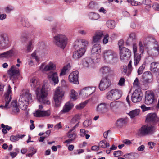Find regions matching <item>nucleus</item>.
I'll list each match as a JSON object with an SVG mask.
<instances>
[{
  "label": "nucleus",
  "instance_id": "f257e3e1",
  "mask_svg": "<svg viewBox=\"0 0 159 159\" xmlns=\"http://www.w3.org/2000/svg\"><path fill=\"white\" fill-rule=\"evenodd\" d=\"M30 85L35 90L38 100L43 104L49 105L50 102L47 99L48 88L45 84L41 85L40 82L35 77L30 80Z\"/></svg>",
  "mask_w": 159,
  "mask_h": 159
},
{
  "label": "nucleus",
  "instance_id": "f03ea898",
  "mask_svg": "<svg viewBox=\"0 0 159 159\" xmlns=\"http://www.w3.org/2000/svg\"><path fill=\"white\" fill-rule=\"evenodd\" d=\"M88 43V41L85 39L76 40L74 45L76 50L73 53V58L77 60L81 57L85 53Z\"/></svg>",
  "mask_w": 159,
  "mask_h": 159
},
{
  "label": "nucleus",
  "instance_id": "7ed1b4c3",
  "mask_svg": "<svg viewBox=\"0 0 159 159\" xmlns=\"http://www.w3.org/2000/svg\"><path fill=\"white\" fill-rule=\"evenodd\" d=\"M103 56L105 62L107 63H113L117 61V55L113 51L108 50L103 52Z\"/></svg>",
  "mask_w": 159,
  "mask_h": 159
},
{
  "label": "nucleus",
  "instance_id": "20e7f679",
  "mask_svg": "<svg viewBox=\"0 0 159 159\" xmlns=\"http://www.w3.org/2000/svg\"><path fill=\"white\" fill-rule=\"evenodd\" d=\"M67 40V37L63 34H58L54 37V42L56 45L63 49L66 46Z\"/></svg>",
  "mask_w": 159,
  "mask_h": 159
},
{
  "label": "nucleus",
  "instance_id": "39448f33",
  "mask_svg": "<svg viewBox=\"0 0 159 159\" xmlns=\"http://www.w3.org/2000/svg\"><path fill=\"white\" fill-rule=\"evenodd\" d=\"M64 95V91L60 87L56 88L54 96L55 106L58 107L60 106L61 102Z\"/></svg>",
  "mask_w": 159,
  "mask_h": 159
},
{
  "label": "nucleus",
  "instance_id": "423d86ee",
  "mask_svg": "<svg viewBox=\"0 0 159 159\" xmlns=\"http://www.w3.org/2000/svg\"><path fill=\"white\" fill-rule=\"evenodd\" d=\"M122 92L119 89H114L108 91L106 94L107 98L111 101L119 99L121 97Z\"/></svg>",
  "mask_w": 159,
  "mask_h": 159
},
{
  "label": "nucleus",
  "instance_id": "0eeeda50",
  "mask_svg": "<svg viewBox=\"0 0 159 159\" xmlns=\"http://www.w3.org/2000/svg\"><path fill=\"white\" fill-rule=\"evenodd\" d=\"M155 42V40L152 38L147 37L144 42L143 44L141 41H139L138 46L139 51L141 54H143L144 52V47L148 48V47L152 44L153 43Z\"/></svg>",
  "mask_w": 159,
  "mask_h": 159
},
{
  "label": "nucleus",
  "instance_id": "6e6552de",
  "mask_svg": "<svg viewBox=\"0 0 159 159\" xmlns=\"http://www.w3.org/2000/svg\"><path fill=\"white\" fill-rule=\"evenodd\" d=\"M32 99L31 95L29 91H26L25 93H23L20 97L19 100V103H21L20 105H27L29 104V102Z\"/></svg>",
  "mask_w": 159,
  "mask_h": 159
},
{
  "label": "nucleus",
  "instance_id": "1a4fd4ad",
  "mask_svg": "<svg viewBox=\"0 0 159 159\" xmlns=\"http://www.w3.org/2000/svg\"><path fill=\"white\" fill-rule=\"evenodd\" d=\"M153 127L148 125H143L138 130L137 134L139 137L145 136L152 130Z\"/></svg>",
  "mask_w": 159,
  "mask_h": 159
},
{
  "label": "nucleus",
  "instance_id": "9d476101",
  "mask_svg": "<svg viewBox=\"0 0 159 159\" xmlns=\"http://www.w3.org/2000/svg\"><path fill=\"white\" fill-rule=\"evenodd\" d=\"M120 56L122 60H128L131 57V51L125 47L120 48Z\"/></svg>",
  "mask_w": 159,
  "mask_h": 159
},
{
  "label": "nucleus",
  "instance_id": "9b49d317",
  "mask_svg": "<svg viewBox=\"0 0 159 159\" xmlns=\"http://www.w3.org/2000/svg\"><path fill=\"white\" fill-rule=\"evenodd\" d=\"M110 80L106 77L102 78L99 85V88L100 91H104L108 88L111 85Z\"/></svg>",
  "mask_w": 159,
  "mask_h": 159
},
{
  "label": "nucleus",
  "instance_id": "f8f14e48",
  "mask_svg": "<svg viewBox=\"0 0 159 159\" xmlns=\"http://www.w3.org/2000/svg\"><path fill=\"white\" fill-rule=\"evenodd\" d=\"M136 40V34L134 32L131 33L129 35V38L125 42V44L127 46H131L132 45L133 50L134 46H135L137 50V46L135 43Z\"/></svg>",
  "mask_w": 159,
  "mask_h": 159
},
{
  "label": "nucleus",
  "instance_id": "ddd939ff",
  "mask_svg": "<svg viewBox=\"0 0 159 159\" xmlns=\"http://www.w3.org/2000/svg\"><path fill=\"white\" fill-rule=\"evenodd\" d=\"M10 45L8 37L4 34H0V47L3 48H8Z\"/></svg>",
  "mask_w": 159,
  "mask_h": 159
},
{
  "label": "nucleus",
  "instance_id": "4468645a",
  "mask_svg": "<svg viewBox=\"0 0 159 159\" xmlns=\"http://www.w3.org/2000/svg\"><path fill=\"white\" fill-rule=\"evenodd\" d=\"M143 94L140 89H136L133 92L131 96L133 102L137 103L140 101L142 99Z\"/></svg>",
  "mask_w": 159,
  "mask_h": 159
},
{
  "label": "nucleus",
  "instance_id": "2eb2a0df",
  "mask_svg": "<svg viewBox=\"0 0 159 159\" xmlns=\"http://www.w3.org/2000/svg\"><path fill=\"white\" fill-rule=\"evenodd\" d=\"M15 56V51L11 49L0 54V60L4 58L10 59Z\"/></svg>",
  "mask_w": 159,
  "mask_h": 159
},
{
  "label": "nucleus",
  "instance_id": "dca6fc26",
  "mask_svg": "<svg viewBox=\"0 0 159 159\" xmlns=\"http://www.w3.org/2000/svg\"><path fill=\"white\" fill-rule=\"evenodd\" d=\"M154 94L152 91H146L145 103L148 105L152 104L154 101Z\"/></svg>",
  "mask_w": 159,
  "mask_h": 159
},
{
  "label": "nucleus",
  "instance_id": "f3484780",
  "mask_svg": "<svg viewBox=\"0 0 159 159\" xmlns=\"http://www.w3.org/2000/svg\"><path fill=\"white\" fill-rule=\"evenodd\" d=\"M79 72L75 71L71 73L69 76V80L70 82L75 84H78Z\"/></svg>",
  "mask_w": 159,
  "mask_h": 159
},
{
  "label": "nucleus",
  "instance_id": "a211bd4d",
  "mask_svg": "<svg viewBox=\"0 0 159 159\" xmlns=\"http://www.w3.org/2000/svg\"><path fill=\"white\" fill-rule=\"evenodd\" d=\"M143 81L146 83H150L153 80L152 76L151 73L148 71L145 72L142 75Z\"/></svg>",
  "mask_w": 159,
  "mask_h": 159
},
{
  "label": "nucleus",
  "instance_id": "6ab92c4d",
  "mask_svg": "<svg viewBox=\"0 0 159 159\" xmlns=\"http://www.w3.org/2000/svg\"><path fill=\"white\" fill-rule=\"evenodd\" d=\"M108 105L105 103H101L99 104L96 108V111L100 114H104L108 111Z\"/></svg>",
  "mask_w": 159,
  "mask_h": 159
},
{
  "label": "nucleus",
  "instance_id": "aec40b11",
  "mask_svg": "<svg viewBox=\"0 0 159 159\" xmlns=\"http://www.w3.org/2000/svg\"><path fill=\"white\" fill-rule=\"evenodd\" d=\"M136 47L134 46L133 52L134 53V64L135 66H137L141 60V55L137 53Z\"/></svg>",
  "mask_w": 159,
  "mask_h": 159
},
{
  "label": "nucleus",
  "instance_id": "412c9836",
  "mask_svg": "<svg viewBox=\"0 0 159 159\" xmlns=\"http://www.w3.org/2000/svg\"><path fill=\"white\" fill-rule=\"evenodd\" d=\"M67 137L69 139L66 140L64 143L72 142L73 141L75 140L76 138L77 134L76 133L71 131V130H69L67 133Z\"/></svg>",
  "mask_w": 159,
  "mask_h": 159
},
{
  "label": "nucleus",
  "instance_id": "4be33fe9",
  "mask_svg": "<svg viewBox=\"0 0 159 159\" xmlns=\"http://www.w3.org/2000/svg\"><path fill=\"white\" fill-rule=\"evenodd\" d=\"M8 72L10 76V78H14L16 76L19 74V70L18 68L16 69V66H12L8 70Z\"/></svg>",
  "mask_w": 159,
  "mask_h": 159
},
{
  "label": "nucleus",
  "instance_id": "5701e85b",
  "mask_svg": "<svg viewBox=\"0 0 159 159\" xmlns=\"http://www.w3.org/2000/svg\"><path fill=\"white\" fill-rule=\"evenodd\" d=\"M48 78L52 80L55 84L58 83V77L56 72L53 71L49 72L48 74Z\"/></svg>",
  "mask_w": 159,
  "mask_h": 159
},
{
  "label": "nucleus",
  "instance_id": "b1692460",
  "mask_svg": "<svg viewBox=\"0 0 159 159\" xmlns=\"http://www.w3.org/2000/svg\"><path fill=\"white\" fill-rule=\"evenodd\" d=\"M103 35V34L102 31H97L92 37V43H95L98 42Z\"/></svg>",
  "mask_w": 159,
  "mask_h": 159
},
{
  "label": "nucleus",
  "instance_id": "393cba45",
  "mask_svg": "<svg viewBox=\"0 0 159 159\" xmlns=\"http://www.w3.org/2000/svg\"><path fill=\"white\" fill-rule=\"evenodd\" d=\"M95 90V87H87L82 89L81 92L84 94H85L86 96H88L93 93Z\"/></svg>",
  "mask_w": 159,
  "mask_h": 159
},
{
  "label": "nucleus",
  "instance_id": "a878e982",
  "mask_svg": "<svg viewBox=\"0 0 159 159\" xmlns=\"http://www.w3.org/2000/svg\"><path fill=\"white\" fill-rule=\"evenodd\" d=\"M150 70L153 73L157 72L159 70V62H152L150 65Z\"/></svg>",
  "mask_w": 159,
  "mask_h": 159
},
{
  "label": "nucleus",
  "instance_id": "bb28decb",
  "mask_svg": "<svg viewBox=\"0 0 159 159\" xmlns=\"http://www.w3.org/2000/svg\"><path fill=\"white\" fill-rule=\"evenodd\" d=\"M82 64L84 68L92 67L93 66V61L89 57H86L82 61Z\"/></svg>",
  "mask_w": 159,
  "mask_h": 159
},
{
  "label": "nucleus",
  "instance_id": "cd10ccee",
  "mask_svg": "<svg viewBox=\"0 0 159 159\" xmlns=\"http://www.w3.org/2000/svg\"><path fill=\"white\" fill-rule=\"evenodd\" d=\"M101 51V47L99 44L96 43L93 46L91 53L100 54Z\"/></svg>",
  "mask_w": 159,
  "mask_h": 159
},
{
  "label": "nucleus",
  "instance_id": "c85d7f7f",
  "mask_svg": "<svg viewBox=\"0 0 159 159\" xmlns=\"http://www.w3.org/2000/svg\"><path fill=\"white\" fill-rule=\"evenodd\" d=\"M73 104L72 102H68L64 106L61 112L64 113L69 112L73 108Z\"/></svg>",
  "mask_w": 159,
  "mask_h": 159
},
{
  "label": "nucleus",
  "instance_id": "c756f323",
  "mask_svg": "<svg viewBox=\"0 0 159 159\" xmlns=\"http://www.w3.org/2000/svg\"><path fill=\"white\" fill-rule=\"evenodd\" d=\"M11 107L12 110L11 113L12 114H17L19 113L20 109L18 107L16 102H12L11 104Z\"/></svg>",
  "mask_w": 159,
  "mask_h": 159
},
{
  "label": "nucleus",
  "instance_id": "7c9ffc66",
  "mask_svg": "<svg viewBox=\"0 0 159 159\" xmlns=\"http://www.w3.org/2000/svg\"><path fill=\"white\" fill-rule=\"evenodd\" d=\"M157 117L155 113H150L146 116V120L147 122H154L156 120Z\"/></svg>",
  "mask_w": 159,
  "mask_h": 159
},
{
  "label": "nucleus",
  "instance_id": "2f4dec72",
  "mask_svg": "<svg viewBox=\"0 0 159 159\" xmlns=\"http://www.w3.org/2000/svg\"><path fill=\"white\" fill-rule=\"evenodd\" d=\"M100 72L103 74H108L112 72L111 68L107 66H104L100 69Z\"/></svg>",
  "mask_w": 159,
  "mask_h": 159
},
{
  "label": "nucleus",
  "instance_id": "473e14b6",
  "mask_svg": "<svg viewBox=\"0 0 159 159\" xmlns=\"http://www.w3.org/2000/svg\"><path fill=\"white\" fill-rule=\"evenodd\" d=\"M121 104L122 103L119 102H112L110 104V108L112 110H114L120 107Z\"/></svg>",
  "mask_w": 159,
  "mask_h": 159
},
{
  "label": "nucleus",
  "instance_id": "72a5a7b5",
  "mask_svg": "<svg viewBox=\"0 0 159 159\" xmlns=\"http://www.w3.org/2000/svg\"><path fill=\"white\" fill-rule=\"evenodd\" d=\"M70 69V64H68L64 66L61 70L60 74V76H62L65 75L66 72H68Z\"/></svg>",
  "mask_w": 159,
  "mask_h": 159
},
{
  "label": "nucleus",
  "instance_id": "f704fd0d",
  "mask_svg": "<svg viewBox=\"0 0 159 159\" xmlns=\"http://www.w3.org/2000/svg\"><path fill=\"white\" fill-rule=\"evenodd\" d=\"M11 88L9 85H8V89L7 90L6 92L4 95L5 96V100L9 101L10 98V101H11L12 99V97H11Z\"/></svg>",
  "mask_w": 159,
  "mask_h": 159
},
{
  "label": "nucleus",
  "instance_id": "c9c22d12",
  "mask_svg": "<svg viewBox=\"0 0 159 159\" xmlns=\"http://www.w3.org/2000/svg\"><path fill=\"white\" fill-rule=\"evenodd\" d=\"M56 66L52 62H50L48 64L45 66L43 68L44 71H48L51 70H54L55 69Z\"/></svg>",
  "mask_w": 159,
  "mask_h": 159
},
{
  "label": "nucleus",
  "instance_id": "e433bc0d",
  "mask_svg": "<svg viewBox=\"0 0 159 159\" xmlns=\"http://www.w3.org/2000/svg\"><path fill=\"white\" fill-rule=\"evenodd\" d=\"M100 54L91 53V56L90 58L93 61V63H97L99 61Z\"/></svg>",
  "mask_w": 159,
  "mask_h": 159
},
{
  "label": "nucleus",
  "instance_id": "4c0bfd02",
  "mask_svg": "<svg viewBox=\"0 0 159 159\" xmlns=\"http://www.w3.org/2000/svg\"><path fill=\"white\" fill-rule=\"evenodd\" d=\"M138 156V154L136 153L131 152L127 153L124 155V157L126 158L129 159H134Z\"/></svg>",
  "mask_w": 159,
  "mask_h": 159
},
{
  "label": "nucleus",
  "instance_id": "58836bf2",
  "mask_svg": "<svg viewBox=\"0 0 159 159\" xmlns=\"http://www.w3.org/2000/svg\"><path fill=\"white\" fill-rule=\"evenodd\" d=\"M89 18L92 20H98L100 17L99 14L94 12H91L89 15Z\"/></svg>",
  "mask_w": 159,
  "mask_h": 159
},
{
  "label": "nucleus",
  "instance_id": "ea45409f",
  "mask_svg": "<svg viewBox=\"0 0 159 159\" xmlns=\"http://www.w3.org/2000/svg\"><path fill=\"white\" fill-rule=\"evenodd\" d=\"M126 123V121L125 119L121 118L117 120L116 124L117 126L121 127L124 126Z\"/></svg>",
  "mask_w": 159,
  "mask_h": 159
},
{
  "label": "nucleus",
  "instance_id": "a19ab883",
  "mask_svg": "<svg viewBox=\"0 0 159 159\" xmlns=\"http://www.w3.org/2000/svg\"><path fill=\"white\" fill-rule=\"evenodd\" d=\"M98 3L93 1H91L89 4V7L92 10H96L98 7Z\"/></svg>",
  "mask_w": 159,
  "mask_h": 159
},
{
  "label": "nucleus",
  "instance_id": "79ce46f5",
  "mask_svg": "<svg viewBox=\"0 0 159 159\" xmlns=\"http://www.w3.org/2000/svg\"><path fill=\"white\" fill-rule=\"evenodd\" d=\"M80 119V115L79 114H76L72 118L70 121V123L74 124L76 123L79 122Z\"/></svg>",
  "mask_w": 159,
  "mask_h": 159
},
{
  "label": "nucleus",
  "instance_id": "37998d69",
  "mask_svg": "<svg viewBox=\"0 0 159 159\" xmlns=\"http://www.w3.org/2000/svg\"><path fill=\"white\" fill-rule=\"evenodd\" d=\"M140 112L139 109H136L130 111L129 113V115L132 118L138 115Z\"/></svg>",
  "mask_w": 159,
  "mask_h": 159
},
{
  "label": "nucleus",
  "instance_id": "c03bdc74",
  "mask_svg": "<svg viewBox=\"0 0 159 159\" xmlns=\"http://www.w3.org/2000/svg\"><path fill=\"white\" fill-rule=\"evenodd\" d=\"M115 22L112 20H109L107 22V27L110 29H113L115 26Z\"/></svg>",
  "mask_w": 159,
  "mask_h": 159
},
{
  "label": "nucleus",
  "instance_id": "a18cd8bd",
  "mask_svg": "<svg viewBox=\"0 0 159 159\" xmlns=\"http://www.w3.org/2000/svg\"><path fill=\"white\" fill-rule=\"evenodd\" d=\"M21 25L24 27H29L30 26V24L28 20L24 18H22L20 20Z\"/></svg>",
  "mask_w": 159,
  "mask_h": 159
},
{
  "label": "nucleus",
  "instance_id": "49530a36",
  "mask_svg": "<svg viewBox=\"0 0 159 159\" xmlns=\"http://www.w3.org/2000/svg\"><path fill=\"white\" fill-rule=\"evenodd\" d=\"M78 93L75 91L74 90H71L70 93V97L71 98L75 100L78 98Z\"/></svg>",
  "mask_w": 159,
  "mask_h": 159
},
{
  "label": "nucleus",
  "instance_id": "de8ad7c7",
  "mask_svg": "<svg viewBox=\"0 0 159 159\" xmlns=\"http://www.w3.org/2000/svg\"><path fill=\"white\" fill-rule=\"evenodd\" d=\"M145 67V62H144L142 65L140 66L138 70L137 73L138 75L142 74Z\"/></svg>",
  "mask_w": 159,
  "mask_h": 159
},
{
  "label": "nucleus",
  "instance_id": "09e8293b",
  "mask_svg": "<svg viewBox=\"0 0 159 159\" xmlns=\"http://www.w3.org/2000/svg\"><path fill=\"white\" fill-rule=\"evenodd\" d=\"M4 10L5 12L6 13H10L11 11H12L14 9V7L10 5H9L7 6V7H5L4 9Z\"/></svg>",
  "mask_w": 159,
  "mask_h": 159
},
{
  "label": "nucleus",
  "instance_id": "8fccbe9b",
  "mask_svg": "<svg viewBox=\"0 0 159 159\" xmlns=\"http://www.w3.org/2000/svg\"><path fill=\"white\" fill-rule=\"evenodd\" d=\"M127 68L128 70V75H130L132 71L133 67L132 65V61L130 60L128 64Z\"/></svg>",
  "mask_w": 159,
  "mask_h": 159
},
{
  "label": "nucleus",
  "instance_id": "3c124183",
  "mask_svg": "<svg viewBox=\"0 0 159 159\" xmlns=\"http://www.w3.org/2000/svg\"><path fill=\"white\" fill-rule=\"evenodd\" d=\"M33 43V40H31L29 44L27 45L26 47V51L27 52H30L32 50L33 48V47L32 46Z\"/></svg>",
  "mask_w": 159,
  "mask_h": 159
},
{
  "label": "nucleus",
  "instance_id": "603ef678",
  "mask_svg": "<svg viewBox=\"0 0 159 159\" xmlns=\"http://www.w3.org/2000/svg\"><path fill=\"white\" fill-rule=\"evenodd\" d=\"M42 111L40 110H37L34 113V116L38 117H43Z\"/></svg>",
  "mask_w": 159,
  "mask_h": 159
},
{
  "label": "nucleus",
  "instance_id": "864d4df0",
  "mask_svg": "<svg viewBox=\"0 0 159 159\" xmlns=\"http://www.w3.org/2000/svg\"><path fill=\"white\" fill-rule=\"evenodd\" d=\"M88 102V100H86L83 103H81L80 105H77L76 106V109H80L84 108Z\"/></svg>",
  "mask_w": 159,
  "mask_h": 159
},
{
  "label": "nucleus",
  "instance_id": "5fc2aeb1",
  "mask_svg": "<svg viewBox=\"0 0 159 159\" xmlns=\"http://www.w3.org/2000/svg\"><path fill=\"white\" fill-rule=\"evenodd\" d=\"M6 103L5 105L4 106L3 105H0V108H1L2 109L4 108L5 109H8L9 108V107H8V105L9 103V102H10V98L9 101L7 100H5Z\"/></svg>",
  "mask_w": 159,
  "mask_h": 159
},
{
  "label": "nucleus",
  "instance_id": "6e6d98bb",
  "mask_svg": "<svg viewBox=\"0 0 159 159\" xmlns=\"http://www.w3.org/2000/svg\"><path fill=\"white\" fill-rule=\"evenodd\" d=\"M19 137L18 135H12L10 137V140L12 142H16L19 140Z\"/></svg>",
  "mask_w": 159,
  "mask_h": 159
},
{
  "label": "nucleus",
  "instance_id": "4d7b16f0",
  "mask_svg": "<svg viewBox=\"0 0 159 159\" xmlns=\"http://www.w3.org/2000/svg\"><path fill=\"white\" fill-rule=\"evenodd\" d=\"M128 71L127 67L125 66H123L121 70L122 74L123 75L126 74L127 76L129 75H128Z\"/></svg>",
  "mask_w": 159,
  "mask_h": 159
},
{
  "label": "nucleus",
  "instance_id": "13d9d810",
  "mask_svg": "<svg viewBox=\"0 0 159 159\" xmlns=\"http://www.w3.org/2000/svg\"><path fill=\"white\" fill-rule=\"evenodd\" d=\"M125 79L123 77H121L120 79L118 84L119 86H124L125 85Z\"/></svg>",
  "mask_w": 159,
  "mask_h": 159
},
{
  "label": "nucleus",
  "instance_id": "bf43d9fd",
  "mask_svg": "<svg viewBox=\"0 0 159 159\" xmlns=\"http://www.w3.org/2000/svg\"><path fill=\"white\" fill-rule=\"evenodd\" d=\"M155 42L154 43H153L152 44H153L154 45H156V46H154L153 48L155 51H157L158 53H159V45L157 44V41L155 40Z\"/></svg>",
  "mask_w": 159,
  "mask_h": 159
},
{
  "label": "nucleus",
  "instance_id": "052dcab7",
  "mask_svg": "<svg viewBox=\"0 0 159 159\" xmlns=\"http://www.w3.org/2000/svg\"><path fill=\"white\" fill-rule=\"evenodd\" d=\"M80 135L82 137H84L86 134L88 132V131H86L84 129H80Z\"/></svg>",
  "mask_w": 159,
  "mask_h": 159
},
{
  "label": "nucleus",
  "instance_id": "680f3d73",
  "mask_svg": "<svg viewBox=\"0 0 159 159\" xmlns=\"http://www.w3.org/2000/svg\"><path fill=\"white\" fill-rule=\"evenodd\" d=\"M134 87L138 88L139 87V82L138 78H136L133 83Z\"/></svg>",
  "mask_w": 159,
  "mask_h": 159
},
{
  "label": "nucleus",
  "instance_id": "e2e57ef3",
  "mask_svg": "<svg viewBox=\"0 0 159 159\" xmlns=\"http://www.w3.org/2000/svg\"><path fill=\"white\" fill-rule=\"evenodd\" d=\"M106 140H104L101 141L99 143V146L103 148H107V146L106 145Z\"/></svg>",
  "mask_w": 159,
  "mask_h": 159
},
{
  "label": "nucleus",
  "instance_id": "0e129e2a",
  "mask_svg": "<svg viewBox=\"0 0 159 159\" xmlns=\"http://www.w3.org/2000/svg\"><path fill=\"white\" fill-rule=\"evenodd\" d=\"M31 56L34 58L36 61L38 62L39 61V58L36 56V51H34L31 54Z\"/></svg>",
  "mask_w": 159,
  "mask_h": 159
},
{
  "label": "nucleus",
  "instance_id": "69168bd1",
  "mask_svg": "<svg viewBox=\"0 0 159 159\" xmlns=\"http://www.w3.org/2000/svg\"><path fill=\"white\" fill-rule=\"evenodd\" d=\"M43 117L49 116L51 114V111L48 110L47 111H42Z\"/></svg>",
  "mask_w": 159,
  "mask_h": 159
},
{
  "label": "nucleus",
  "instance_id": "338daca9",
  "mask_svg": "<svg viewBox=\"0 0 159 159\" xmlns=\"http://www.w3.org/2000/svg\"><path fill=\"white\" fill-rule=\"evenodd\" d=\"M28 151L29 152L32 153L34 155L37 152L36 150L34 149L33 147H30L28 149Z\"/></svg>",
  "mask_w": 159,
  "mask_h": 159
},
{
  "label": "nucleus",
  "instance_id": "774afa93",
  "mask_svg": "<svg viewBox=\"0 0 159 159\" xmlns=\"http://www.w3.org/2000/svg\"><path fill=\"white\" fill-rule=\"evenodd\" d=\"M109 35L107 34L105 35L103 39V43L104 44H106L108 41Z\"/></svg>",
  "mask_w": 159,
  "mask_h": 159
}]
</instances>
